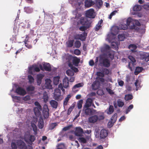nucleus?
I'll list each match as a JSON object with an SVG mask.
<instances>
[{"label": "nucleus", "mask_w": 149, "mask_h": 149, "mask_svg": "<svg viewBox=\"0 0 149 149\" xmlns=\"http://www.w3.org/2000/svg\"><path fill=\"white\" fill-rule=\"evenodd\" d=\"M126 24H121L120 26V29L125 30L127 29V26H129L130 28L131 29H134L135 27V25L134 24L135 21L132 19L131 17L128 18L127 20Z\"/></svg>", "instance_id": "1"}, {"label": "nucleus", "mask_w": 149, "mask_h": 149, "mask_svg": "<svg viewBox=\"0 0 149 149\" xmlns=\"http://www.w3.org/2000/svg\"><path fill=\"white\" fill-rule=\"evenodd\" d=\"M80 23L84 25H86V26H82L79 28V30L82 31H84L87 29L89 28L91 26V24L87 23H88V20L82 17L80 19Z\"/></svg>", "instance_id": "2"}, {"label": "nucleus", "mask_w": 149, "mask_h": 149, "mask_svg": "<svg viewBox=\"0 0 149 149\" xmlns=\"http://www.w3.org/2000/svg\"><path fill=\"white\" fill-rule=\"evenodd\" d=\"M54 99L58 101H61L63 98V97L61 95V91L59 89H56L54 93Z\"/></svg>", "instance_id": "3"}, {"label": "nucleus", "mask_w": 149, "mask_h": 149, "mask_svg": "<svg viewBox=\"0 0 149 149\" xmlns=\"http://www.w3.org/2000/svg\"><path fill=\"white\" fill-rule=\"evenodd\" d=\"M100 64L101 66L106 68H108L110 65V62L107 58H101L99 60Z\"/></svg>", "instance_id": "4"}, {"label": "nucleus", "mask_w": 149, "mask_h": 149, "mask_svg": "<svg viewBox=\"0 0 149 149\" xmlns=\"http://www.w3.org/2000/svg\"><path fill=\"white\" fill-rule=\"evenodd\" d=\"M24 139L26 142H33L35 139L34 136L31 135L29 133H26L24 136Z\"/></svg>", "instance_id": "5"}, {"label": "nucleus", "mask_w": 149, "mask_h": 149, "mask_svg": "<svg viewBox=\"0 0 149 149\" xmlns=\"http://www.w3.org/2000/svg\"><path fill=\"white\" fill-rule=\"evenodd\" d=\"M94 10L93 9H90L86 11L85 13L86 17L91 18H93L95 17Z\"/></svg>", "instance_id": "6"}, {"label": "nucleus", "mask_w": 149, "mask_h": 149, "mask_svg": "<svg viewBox=\"0 0 149 149\" xmlns=\"http://www.w3.org/2000/svg\"><path fill=\"white\" fill-rule=\"evenodd\" d=\"M18 147L19 149H26V146L25 143L23 141L20 140L17 141Z\"/></svg>", "instance_id": "7"}, {"label": "nucleus", "mask_w": 149, "mask_h": 149, "mask_svg": "<svg viewBox=\"0 0 149 149\" xmlns=\"http://www.w3.org/2000/svg\"><path fill=\"white\" fill-rule=\"evenodd\" d=\"M49 109L47 105H44L42 111L43 115L45 118H47L49 117Z\"/></svg>", "instance_id": "8"}, {"label": "nucleus", "mask_w": 149, "mask_h": 149, "mask_svg": "<svg viewBox=\"0 0 149 149\" xmlns=\"http://www.w3.org/2000/svg\"><path fill=\"white\" fill-rule=\"evenodd\" d=\"M128 58L131 61V62H129L128 63V68L131 71H132V68L130 66L132 64V65L133 66L134 64V63L136 62V61L135 58L131 56H128Z\"/></svg>", "instance_id": "9"}, {"label": "nucleus", "mask_w": 149, "mask_h": 149, "mask_svg": "<svg viewBox=\"0 0 149 149\" xmlns=\"http://www.w3.org/2000/svg\"><path fill=\"white\" fill-rule=\"evenodd\" d=\"M108 134V132L105 129H102L100 132L99 137L101 139H104L107 136Z\"/></svg>", "instance_id": "10"}, {"label": "nucleus", "mask_w": 149, "mask_h": 149, "mask_svg": "<svg viewBox=\"0 0 149 149\" xmlns=\"http://www.w3.org/2000/svg\"><path fill=\"white\" fill-rule=\"evenodd\" d=\"M16 92L21 95H24L26 94V92L25 90L20 87H18L17 88Z\"/></svg>", "instance_id": "11"}, {"label": "nucleus", "mask_w": 149, "mask_h": 149, "mask_svg": "<svg viewBox=\"0 0 149 149\" xmlns=\"http://www.w3.org/2000/svg\"><path fill=\"white\" fill-rule=\"evenodd\" d=\"M83 133V130L80 127H79L76 128L75 134L76 136H81Z\"/></svg>", "instance_id": "12"}, {"label": "nucleus", "mask_w": 149, "mask_h": 149, "mask_svg": "<svg viewBox=\"0 0 149 149\" xmlns=\"http://www.w3.org/2000/svg\"><path fill=\"white\" fill-rule=\"evenodd\" d=\"M80 61V58H78L77 57L75 56H74L72 61L73 65L74 66L77 67L79 65V64Z\"/></svg>", "instance_id": "13"}, {"label": "nucleus", "mask_w": 149, "mask_h": 149, "mask_svg": "<svg viewBox=\"0 0 149 149\" xmlns=\"http://www.w3.org/2000/svg\"><path fill=\"white\" fill-rule=\"evenodd\" d=\"M73 56L72 55L70 54H68L65 56V59L66 62L67 63L68 66H69V65L70 63L72 64L71 61H72Z\"/></svg>", "instance_id": "14"}, {"label": "nucleus", "mask_w": 149, "mask_h": 149, "mask_svg": "<svg viewBox=\"0 0 149 149\" xmlns=\"http://www.w3.org/2000/svg\"><path fill=\"white\" fill-rule=\"evenodd\" d=\"M98 120V116L97 115L92 116L88 118V121L90 123H94Z\"/></svg>", "instance_id": "15"}, {"label": "nucleus", "mask_w": 149, "mask_h": 149, "mask_svg": "<svg viewBox=\"0 0 149 149\" xmlns=\"http://www.w3.org/2000/svg\"><path fill=\"white\" fill-rule=\"evenodd\" d=\"M44 75L42 74H39L37 75V82L38 85H40L42 82V80L44 77Z\"/></svg>", "instance_id": "16"}, {"label": "nucleus", "mask_w": 149, "mask_h": 149, "mask_svg": "<svg viewBox=\"0 0 149 149\" xmlns=\"http://www.w3.org/2000/svg\"><path fill=\"white\" fill-rule=\"evenodd\" d=\"M95 4L92 0H86L85 1V6L86 8H89Z\"/></svg>", "instance_id": "17"}, {"label": "nucleus", "mask_w": 149, "mask_h": 149, "mask_svg": "<svg viewBox=\"0 0 149 149\" xmlns=\"http://www.w3.org/2000/svg\"><path fill=\"white\" fill-rule=\"evenodd\" d=\"M43 67L44 69L46 71L50 72L52 70V68L51 65L49 63H45L43 64Z\"/></svg>", "instance_id": "18"}, {"label": "nucleus", "mask_w": 149, "mask_h": 149, "mask_svg": "<svg viewBox=\"0 0 149 149\" xmlns=\"http://www.w3.org/2000/svg\"><path fill=\"white\" fill-rule=\"evenodd\" d=\"M87 36V33H86L85 31H84L82 34L78 35L77 36L79 39L82 41H84L85 40Z\"/></svg>", "instance_id": "19"}, {"label": "nucleus", "mask_w": 149, "mask_h": 149, "mask_svg": "<svg viewBox=\"0 0 149 149\" xmlns=\"http://www.w3.org/2000/svg\"><path fill=\"white\" fill-rule=\"evenodd\" d=\"M92 88L94 90H96L98 89L100 86V84L98 81H94L92 84Z\"/></svg>", "instance_id": "20"}, {"label": "nucleus", "mask_w": 149, "mask_h": 149, "mask_svg": "<svg viewBox=\"0 0 149 149\" xmlns=\"http://www.w3.org/2000/svg\"><path fill=\"white\" fill-rule=\"evenodd\" d=\"M42 107L40 108L39 107H35L33 109V111L35 115L37 116H39L40 115L41 113L40 111L42 110Z\"/></svg>", "instance_id": "21"}, {"label": "nucleus", "mask_w": 149, "mask_h": 149, "mask_svg": "<svg viewBox=\"0 0 149 149\" xmlns=\"http://www.w3.org/2000/svg\"><path fill=\"white\" fill-rule=\"evenodd\" d=\"M92 102L93 100L91 98H88L87 100L85 106L84 107V109L85 108H88L89 107H91Z\"/></svg>", "instance_id": "22"}, {"label": "nucleus", "mask_w": 149, "mask_h": 149, "mask_svg": "<svg viewBox=\"0 0 149 149\" xmlns=\"http://www.w3.org/2000/svg\"><path fill=\"white\" fill-rule=\"evenodd\" d=\"M63 85L65 88H67L69 87V80L68 77H65L63 80Z\"/></svg>", "instance_id": "23"}, {"label": "nucleus", "mask_w": 149, "mask_h": 149, "mask_svg": "<svg viewBox=\"0 0 149 149\" xmlns=\"http://www.w3.org/2000/svg\"><path fill=\"white\" fill-rule=\"evenodd\" d=\"M83 85L84 84L83 83H79L77 84L74 86L72 88V90L74 92L76 93L78 91V90H76V88L82 87Z\"/></svg>", "instance_id": "24"}, {"label": "nucleus", "mask_w": 149, "mask_h": 149, "mask_svg": "<svg viewBox=\"0 0 149 149\" xmlns=\"http://www.w3.org/2000/svg\"><path fill=\"white\" fill-rule=\"evenodd\" d=\"M83 85L84 84L83 83H79L77 84L74 86L72 88V90L74 92L76 93L78 91V90H76V88L82 87Z\"/></svg>", "instance_id": "25"}, {"label": "nucleus", "mask_w": 149, "mask_h": 149, "mask_svg": "<svg viewBox=\"0 0 149 149\" xmlns=\"http://www.w3.org/2000/svg\"><path fill=\"white\" fill-rule=\"evenodd\" d=\"M119 42H112L111 44L112 48L116 50L118 49V46L119 45Z\"/></svg>", "instance_id": "26"}, {"label": "nucleus", "mask_w": 149, "mask_h": 149, "mask_svg": "<svg viewBox=\"0 0 149 149\" xmlns=\"http://www.w3.org/2000/svg\"><path fill=\"white\" fill-rule=\"evenodd\" d=\"M103 22V20L101 19L100 20L97 24L95 26L94 28V29L95 31H98L100 29L101 27V24Z\"/></svg>", "instance_id": "27"}, {"label": "nucleus", "mask_w": 149, "mask_h": 149, "mask_svg": "<svg viewBox=\"0 0 149 149\" xmlns=\"http://www.w3.org/2000/svg\"><path fill=\"white\" fill-rule=\"evenodd\" d=\"M51 81L50 79H47L46 80L45 86L48 89L52 88V86L51 84Z\"/></svg>", "instance_id": "28"}, {"label": "nucleus", "mask_w": 149, "mask_h": 149, "mask_svg": "<svg viewBox=\"0 0 149 149\" xmlns=\"http://www.w3.org/2000/svg\"><path fill=\"white\" fill-rule=\"evenodd\" d=\"M148 53H143L141 55L140 58L142 60L144 59L145 61L146 62L149 61V60L148 59Z\"/></svg>", "instance_id": "29"}, {"label": "nucleus", "mask_w": 149, "mask_h": 149, "mask_svg": "<svg viewBox=\"0 0 149 149\" xmlns=\"http://www.w3.org/2000/svg\"><path fill=\"white\" fill-rule=\"evenodd\" d=\"M50 104L53 108L56 109L58 106V103L57 102L54 100H52L50 102Z\"/></svg>", "instance_id": "30"}, {"label": "nucleus", "mask_w": 149, "mask_h": 149, "mask_svg": "<svg viewBox=\"0 0 149 149\" xmlns=\"http://www.w3.org/2000/svg\"><path fill=\"white\" fill-rule=\"evenodd\" d=\"M103 2L102 0H95V4L98 8H100L102 5Z\"/></svg>", "instance_id": "31"}, {"label": "nucleus", "mask_w": 149, "mask_h": 149, "mask_svg": "<svg viewBox=\"0 0 149 149\" xmlns=\"http://www.w3.org/2000/svg\"><path fill=\"white\" fill-rule=\"evenodd\" d=\"M38 126L39 129H42L44 127L43 120L42 118H40L38 122Z\"/></svg>", "instance_id": "32"}, {"label": "nucleus", "mask_w": 149, "mask_h": 149, "mask_svg": "<svg viewBox=\"0 0 149 149\" xmlns=\"http://www.w3.org/2000/svg\"><path fill=\"white\" fill-rule=\"evenodd\" d=\"M143 70V68L142 67H136L134 72V74L136 75H137L139 73L141 72Z\"/></svg>", "instance_id": "33"}, {"label": "nucleus", "mask_w": 149, "mask_h": 149, "mask_svg": "<svg viewBox=\"0 0 149 149\" xmlns=\"http://www.w3.org/2000/svg\"><path fill=\"white\" fill-rule=\"evenodd\" d=\"M97 116H98V120L100 121L104 118V113L103 112H98Z\"/></svg>", "instance_id": "34"}, {"label": "nucleus", "mask_w": 149, "mask_h": 149, "mask_svg": "<svg viewBox=\"0 0 149 149\" xmlns=\"http://www.w3.org/2000/svg\"><path fill=\"white\" fill-rule=\"evenodd\" d=\"M25 46L29 49H31L32 48V46L29 41H24Z\"/></svg>", "instance_id": "35"}, {"label": "nucleus", "mask_w": 149, "mask_h": 149, "mask_svg": "<svg viewBox=\"0 0 149 149\" xmlns=\"http://www.w3.org/2000/svg\"><path fill=\"white\" fill-rule=\"evenodd\" d=\"M60 77L59 76H56L53 78V83L55 85H57L59 83Z\"/></svg>", "instance_id": "36"}, {"label": "nucleus", "mask_w": 149, "mask_h": 149, "mask_svg": "<svg viewBox=\"0 0 149 149\" xmlns=\"http://www.w3.org/2000/svg\"><path fill=\"white\" fill-rule=\"evenodd\" d=\"M69 67H70L71 69L74 72H77L79 71L78 69L74 66L72 64L70 63L69 65Z\"/></svg>", "instance_id": "37"}, {"label": "nucleus", "mask_w": 149, "mask_h": 149, "mask_svg": "<svg viewBox=\"0 0 149 149\" xmlns=\"http://www.w3.org/2000/svg\"><path fill=\"white\" fill-rule=\"evenodd\" d=\"M66 74L68 76H72L74 75V73L72 69H68L66 71Z\"/></svg>", "instance_id": "38"}, {"label": "nucleus", "mask_w": 149, "mask_h": 149, "mask_svg": "<svg viewBox=\"0 0 149 149\" xmlns=\"http://www.w3.org/2000/svg\"><path fill=\"white\" fill-rule=\"evenodd\" d=\"M114 111V109L113 106L111 105L109 106L108 110L107 111V113L108 114H111Z\"/></svg>", "instance_id": "39"}, {"label": "nucleus", "mask_w": 149, "mask_h": 149, "mask_svg": "<svg viewBox=\"0 0 149 149\" xmlns=\"http://www.w3.org/2000/svg\"><path fill=\"white\" fill-rule=\"evenodd\" d=\"M117 105L118 107H122L124 105V103L122 101V100L119 99L117 101Z\"/></svg>", "instance_id": "40"}, {"label": "nucleus", "mask_w": 149, "mask_h": 149, "mask_svg": "<svg viewBox=\"0 0 149 149\" xmlns=\"http://www.w3.org/2000/svg\"><path fill=\"white\" fill-rule=\"evenodd\" d=\"M141 9V7L139 5H135L134 6L133 10L134 11H139Z\"/></svg>", "instance_id": "41"}, {"label": "nucleus", "mask_w": 149, "mask_h": 149, "mask_svg": "<svg viewBox=\"0 0 149 149\" xmlns=\"http://www.w3.org/2000/svg\"><path fill=\"white\" fill-rule=\"evenodd\" d=\"M43 95V99L44 100V101L46 103L48 101V94L47 92H45L44 93Z\"/></svg>", "instance_id": "42"}, {"label": "nucleus", "mask_w": 149, "mask_h": 149, "mask_svg": "<svg viewBox=\"0 0 149 149\" xmlns=\"http://www.w3.org/2000/svg\"><path fill=\"white\" fill-rule=\"evenodd\" d=\"M70 97V95H68L67 97L65 98L63 102V105H66L67 104Z\"/></svg>", "instance_id": "43"}, {"label": "nucleus", "mask_w": 149, "mask_h": 149, "mask_svg": "<svg viewBox=\"0 0 149 149\" xmlns=\"http://www.w3.org/2000/svg\"><path fill=\"white\" fill-rule=\"evenodd\" d=\"M117 114L116 113L114 114L111 118V120L112 122L114 123L117 120Z\"/></svg>", "instance_id": "44"}, {"label": "nucleus", "mask_w": 149, "mask_h": 149, "mask_svg": "<svg viewBox=\"0 0 149 149\" xmlns=\"http://www.w3.org/2000/svg\"><path fill=\"white\" fill-rule=\"evenodd\" d=\"M133 96L131 94H128L125 95V99L126 101H128L132 99Z\"/></svg>", "instance_id": "45"}, {"label": "nucleus", "mask_w": 149, "mask_h": 149, "mask_svg": "<svg viewBox=\"0 0 149 149\" xmlns=\"http://www.w3.org/2000/svg\"><path fill=\"white\" fill-rule=\"evenodd\" d=\"M35 87L32 85H30L26 88V90L27 91H34Z\"/></svg>", "instance_id": "46"}, {"label": "nucleus", "mask_w": 149, "mask_h": 149, "mask_svg": "<svg viewBox=\"0 0 149 149\" xmlns=\"http://www.w3.org/2000/svg\"><path fill=\"white\" fill-rule=\"evenodd\" d=\"M85 109V113L86 115H90L92 112V111L90 109L88 108H86Z\"/></svg>", "instance_id": "47"}, {"label": "nucleus", "mask_w": 149, "mask_h": 149, "mask_svg": "<svg viewBox=\"0 0 149 149\" xmlns=\"http://www.w3.org/2000/svg\"><path fill=\"white\" fill-rule=\"evenodd\" d=\"M133 107L134 106L133 104H130L128 106L127 109H126L125 111V113L126 114L128 113L133 108Z\"/></svg>", "instance_id": "48"}, {"label": "nucleus", "mask_w": 149, "mask_h": 149, "mask_svg": "<svg viewBox=\"0 0 149 149\" xmlns=\"http://www.w3.org/2000/svg\"><path fill=\"white\" fill-rule=\"evenodd\" d=\"M118 38L119 41H122L123 40L125 37L124 35L121 34L118 35Z\"/></svg>", "instance_id": "49"}, {"label": "nucleus", "mask_w": 149, "mask_h": 149, "mask_svg": "<svg viewBox=\"0 0 149 149\" xmlns=\"http://www.w3.org/2000/svg\"><path fill=\"white\" fill-rule=\"evenodd\" d=\"M78 139L79 141L81 143H86V140L84 138L80 137Z\"/></svg>", "instance_id": "50"}, {"label": "nucleus", "mask_w": 149, "mask_h": 149, "mask_svg": "<svg viewBox=\"0 0 149 149\" xmlns=\"http://www.w3.org/2000/svg\"><path fill=\"white\" fill-rule=\"evenodd\" d=\"M102 72H103L104 75H108L109 73V70L106 68H103L102 69Z\"/></svg>", "instance_id": "51"}, {"label": "nucleus", "mask_w": 149, "mask_h": 149, "mask_svg": "<svg viewBox=\"0 0 149 149\" xmlns=\"http://www.w3.org/2000/svg\"><path fill=\"white\" fill-rule=\"evenodd\" d=\"M31 126L34 132H36L37 130V128L36 125L34 123H31Z\"/></svg>", "instance_id": "52"}, {"label": "nucleus", "mask_w": 149, "mask_h": 149, "mask_svg": "<svg viewBox=\"0 0 149 149\" xmlns=\"http://www.w3.org/2000/svg\"><path fill=\"white\" fill-rule=\"evenodd\" d=\"M83 101L82 100H80L78 102L77 107L79 109H80L82 107V104L83 103Z\"/></svg>", "instance_id": "53"}, {"label": "nucleus", "mask_w": 149, "mask_h": 149, "mask_svg": "<svg viewBox=\"0 0 149 149\" xmlns=\"http://www.w3.org/2000/svg\"><path fill=\"white\" fill-rule=\"evenodd\" d=\"M81 43L79 41H76L74 43V46L77 48H79L81 46Z\"/></svg>", "instance_id": "54"}, {"label": "nucleus", "mask_w": 149, "mask_h": 149, "mask_svg": "<svg viewBox=\"0 0 149 149\" xmlns=\"http://www.w3.org/2000/svg\"><path fill=\"white\" fill-rule=\"evenodd\" d=\"M65 148V145L64 143H61L58 144L56 149H63Z\"/></svg>", "instance_id": "55"}, {"label": "nucleus", "mask_w": 149, "mask_h": 149, "mask_svg": "<svg viewBox=\"0 0 149 149\" xmlns=\"http://www.w3.org/2000/svg\"><path fill=\"white\" fill-rule=\"evenodd\" d=\"M103 48L104 51L106 52L109 50L110 49V47L108 45H105Z\"/></svg>", "instance_id": "56"}, {"label": "nucleus", "mask_w": 149, "mask_h": 149, "mask_svg": "<svg viewBox=\"0 0 149 149\" xmlns=\"http://www.w3.org/2000/svg\"><path fill=\"white\" fill-rule=\"evenodd\" d=\"M11 146L12 149H17L18 147L17 143L15 142H12L11 143Z\"/></svg>", "instance_id": "57"}, {"label": "nucleus", "mask_w": 149, "mask_h": 149, "mask_svg": "<svg viewBox=\"0 0 149 149\" xmlns=\"http://www.w3.org/2000/svg\"><path fill=\"white\" fill-rule=\"evenodd\" d=\"M96 74L97 76L100 77H104V75L103 72H97Z\"/></svg>", "instance_id": "58"}, {"label": "nucleus", "mask_w": 149, "mask_h": 149, "mask_svg": "<svg viewBox=\"0 0 149 149\" xmlns=\"http://www.w3.org/2000/svg\"><path fill=\"white\" fill-rule=\"evenodd\" d=\"M30 83H31L34 81V79L33 77L31 75H29L28 77Z\"/></svg>", "instance_id": "59"}, {"label": "nucleus", "mask_w": 149, "mask_h": 149, "mask_svg": "<svg viewBox=\"0 0 149 149\" xmlns=\"http://www.w3.org/2000/svg\"><path fill=\"white\" fill-rule=\"evenodd\" d=\"M74 40H70L69 41L67 46L68 47H72L73 45Z\"/></svg>", "instance_id": "60"}, {"label": "nucleus", "mask_w": 149, "mask_h": 149, "mask_svg": "<svg viewBox=\"0 0 149 149\" xmlns=\"http://www.w3.org/2000/svg\"><path fill=\"white\" fill-rule=\"evenodd\" d=\"M74 107V105L71 106L68 110L67 114L68 115H69L71 111H72Z\"/></svg>", "instance_id": "61"}, {"label": "nucleus", "mask_w": 149, "mask_h": 149, "mask_svg": "<svg viewBox=\"0 0 149 149\" xmlns=\"http://www.w3.org/2000/svg\"><path fill=\"white\" fill-rule=\"evenodd\" d=\"M117 10H115L113 11L110 14L109 17V18L110 19H111L112 18V17L115 15L116 13H117Z\"/></svg>", "instance_id": "62"}, {"label": "nucleus", "mask_w": 149, "mask_h": 149, "mask_svg": "<svg viewBox=\"0 0 149 149\" xmlns=\"http://www.w3.org/2000/svg\"><path fill=\"white\" fill-rule=\"evenodd\" d=\"M74 53L77 55H79L81 54L80 50L78 49H76L74 51Z\"/></svg>", "instance_id": "63"}, {"label": "nucleus", "mask_w": 149, "mask_h": 149, "mask_svg": "<svg viewBox=\"0 0 149 149\" xmlns=\"http://www.w3.org/2000/svg\"><path fill=\"white\" fill-rule=\"evenodd\" d=\"M106 89L107 91L110 94H113L114 93V92L113 91L110 89V88L107 87L106 88Z\"/></svg>", "instance_id": "64"}]
</instances>
